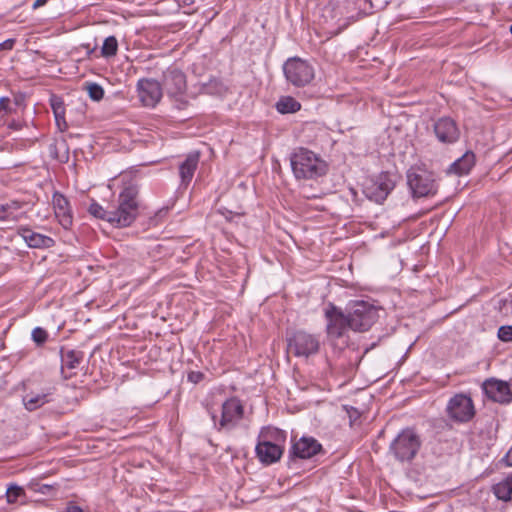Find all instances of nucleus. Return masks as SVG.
Instances as JSON below:
<instances>
[{"instance_id": "1", "label": "nucleus", "mask_w": 512, "mask_h": 512, "mask_svg": "<svg viewBox=\"0 0 512 512\" xmlns=\"http://www.w3.org/2000/svg\"><path fill=\"white\" fill-rule=\"evenodd\" d=\"M290 164L297 179H314L326 173V163L313 151L297 148L290 156Z\"/></svg>"}, {"instance_id": "2", "label": "nucleus", "mask_w": 512, "mask_h": 512, "mask_svg": "<svg viewBox=\"0 0 512 512\" xmlns=\"http://www.w3.org/2000/svg\"><path fill=\"white\" fill-rule=\"evenodd\" d=\"M118 205L110 210L112 225L115 227H128L137 218L139 213L138 189L129 185L118 195Z\"/></svg>"}, {"instance_id": "3", "label": "nucleus", "mask_w": 512, "mask_h": 512, "mask_svg": "<svg viewBox=\"0 0 512 512\" xmlns=\"http://www.w3.org/2000/svg\"><path fill=\"white\" fill-rule=\"evenodd\" d=\"M215 429L231 431L238 426L244 416V406L236 397L226 399L221 405V415L214 410H208Z\"/></svg>"}, {"instance_id": "4", "label": "nucleus", "mask_w": 512, "mask_h": 512, "mask_svg": "<svg viewBox=\"0 0 512 512\" xmlns=\"http://www.w3.org/2000/svg\"><path fill=\"white\" fill-rule=\"evenodd\" d=\"M421 440L411 428L403 429L391 442L389 452L399 462H410L418 453Z\"/></svg>"}, {"instance_id": "5", "label": "nucleus", "mask_w": 512, "mask_h": 512, "mask_svg": "<svg viewBox=\"0 0 512 512\" xmlns=\"http://www.w3.org/2000/svg\"><path fill=\"white\" fill-rule=\"evenodd\" d=\"M320 336L305 330H297L287 338L288 352L298 358H308L319 352Z\"/></svg>"}, {"instance_id": "6", "label": "nucleus", "mask_w": 512, "mask_h": 512, "mask_svg": "<svg viewBox=\"0 0 512 512\" xmlns=\"http://www.w3.org/2000/svg\"><path fill=\"white\" fill-rule=\"evenodd\" d=\"M347 312L354 331H367L378 319V309L367 301L351 302Z\"/></svg>"}, {"instance_id": "7", "label": "nucleus", "mask_w": 512, "mask_h": 512, "mask_svg": "<svg viewBox=\"0 0 512 512\" xmlns=\"http://www.w3.org/2000/svg\"><path fill=\"white\" fill-rule=\"evenodd\" d=\"M445 411L451 421L459 424L470 422L476 415L473 399L466 393L453 395L448 400Z\"/></svg>"}, {"instance_id": "8", "label": "nucleus", "mask_w": 512, "mask_h": 512, "mask_svg": "<svg viewBox=\"0 0 512 512\" xmlns=\"http://www.w3.org/2000/svg\"><path fill=\"white\" fill-rule=\"evenodd\" d=\"M407 184L414 197L433 196L437 192V183L432 172L412 167L407 171Z\"/></svg>"}, {"instance_id": "9", "label": "nucleus", "mask_w": 512, "mask_h": 512, "mask_svg": "<svg viewBox=\"0 0 512 512\" xmlns=\"http://www.w3.org/2000/svg\"><path fill=\"white\" fill-rule=\"evenodd\" d=\"M163 87L168 96L175 101L178 109H183L187 105L185 92L187 89L185 74L176 67H169L163 75Z\"/></svg>"}, {"instance_id": "10", "label": "nucleus", "mask_w": 512, "mask_h": 512, "mask_svg": "<svg viewBox=\"0 0 512 512\" xmlns=\"http://www.w3.org/2000/svg\"><path fill=\"white\" fill-rule=\"evenodd\" d=\"M274 436L282 435L278 429L263 428L259 435L260 440L255 448L259 460L267 465L277 462L283 454L282 447L271 441Z\"/></svg>"}, {"instance_id": "11", "label": "nucleus", "mask_w": 512, "mask_h": 512, "mask_svg": "<svg viewBox=\"0 0 512 512\" xmlns=\"http://www.w3.org/2000/svg\"><path fill=\"white\" fill-rule=\"evenodd\" d=\"M283 72L286 80L296 87H303L314 78L313 67L297 57L290 58L284 63Z\"/></svg>"}, {"instance_id": "12", "label": "nucleus", "mask_w": 512, "mask_h": 512, "mask_svg": "<svg viewBox=\"0 0 512 512\" xmlns=\"http://www.w3.org/2000/svg\"><path fill=\"white\" fill-rule=\"evenodd\" d=\"M326 319V333L330 340H336L343 337L350 330L349 315L334 304L329 303L324 309Z\"/></svg>"}, {"instance_id": "13", "label": "nucleus", "mask_w": 512, "mask_h": 512, "mask_svg": "<svg viewBox=\"0 0 512 512\" xmlns=\"http://www.w3.org/2000/svg\"><path fill=\"white\" fill-rule=\"evenodd\" d=\"M19 388L24 392L22 395V404L24 408L33 412L51 402L52 392L50 389L35 391L31 387L30 380H24L19 384Z\"/></svg>"}, {"instance_id": "14", "label": "nucleus", "mask_w": 512, "mask_h": 512, "mask_svg": "<svg viewBox=\"0 0 512 512\" xmlns=\"http://www.w3.org/2000/svg\"><path fill=\"white\" fill-rule=\"evenodd\" d=\"M482 391L488 399L500 404L512 402V389L508 382L490 378L482 383Z\"/></svg>"}, {"instance_id": "15", "label": "nucleus", "mask_w": 512, "mask_h": 512, "mask_svg": "<svg viewBox=\"0 0 512 512\" xmlns=\"http://www.w3.org/2000/svg\"><path fill=\"white\" fill-rule=\"evenodd\" d=\"M395 182L388 173H381L370 185L365 188V193L371 200L381 203L394 189Z\"/></svg>"}, {"instance_id": "16", "label": "nucleus", "mask_w": 512, "mask_h": 512, "mask_svg": "<svg viewBox=\"0 0 512 512\" xmlns=\"http://www.w3.org/2000/svg\"><path fill=\"white\" fill-rule=\"evenodd\" d=\"M137 90L140 101L146 107H155L162 98V87L154 79H140Z\"/></svg>"}, {"instance_id": "17", "label": "nucleus", "mask_w": 512, "mask_h": 512, "mask_svg": "<svg viewBox=\"0 0 512 512\" xmlns=\"http://www.w3.org/2000/svg\"><path fill=\"white\" fill-rule=\"evenodd\" d=\"M434 133L438 141L444 144L455 143L460 137V130L454 119L441 117L434 123Z\"/></svg>"}, {"instance_id": "18", "label": "nucleus", "mask_w": 512, "mask_h": 512, "mask_svg": "<svg viewBox=\"0 0 512 512\" xmlns=\"http://www.w3.org/2000/svg\"><path fill=\"white\" fill-rule=\"evenodd\" d=\"M322 445L313 437L303 436L291 448V455L300 459H310L320 453Z\"/></svg>"}, {"instance_id": "19", "label": "nucleus", "mask_w": 512, "mask_h": 512, "mask_svg": "<svg viewBox=\"0 0 512 512\" xmlns=\"http://www.w3.org/2000/svg\"><path fill=\"white\" fill-rule=\"evenodd\" d=\"M61 371L65 379L71 378L76 374L75 370L79 367L83 360V352L73 349L60 350Z\"/></svg>"}, {"instance_id": "20", "label": "nucleus", "mask_w": 512, "mask_h": 512, "mask_svg": "<svg viewBox=\"0 0 512 512\" xmlns=\"http://www.w3.org/2000/svg\"><path fill=\"white\" fill-rule=\"evenodd\" d=\"M52 203L59 223L65 229L69 228L72 225V215L67 198L61 193L55 192L52 197Z\"/></svg>"}, {"instance_id": "21", "label": "nucleus", "mask_w": 512, "mask_h": 512, "mask_svg": "<svg viewBox=\"0 0 512 512\" xmlns=\"http://www.w3.org/2000/svg\"><path fill=\"white\" fill-rule=\"evenodd\" d=\"M18 234L30 248H50L54 245V240L51 237L34 232L28 227L19 228Z\"/></svg>"}, {"instance_id": "22", "label": "nucleus", "mask_w": 512, "mask_h": 512, "mask_svg": "<svg viewBox=\"0 0 512 512\" xmlns=\"http://www.w3.org/2000/svg\"><path fill=\"white\" fill-rule=\"evenodd\" d=\"M24 202L18 200H11L5 204L0 205V221H13L17 222L25 217L23 211Z\"/></svg>"}, {"instance_id": "23", "label": "nucleus", "mask_w": 512, "mask_h": 512, "mask_svg": "<svg viewBox=\"0 0 512 512\" xmlns=\"http://www.w3.org/2000/svg\"><path fill=\"white\" fill-rule=\"evenodd\" d=\"M199 162L198 154H189L184 162L179 167V174L183 184L188 185L197 169Z\"/></svg>"}, {"instance_id": "24", "label": "nucleus", "mask_w": 512, "mask_h": 512, "mask_svg": "<svg viewBox=\"0 0 512 512\" xmlns=\"http://www.w3.org/2000/svg\"><path fill=\"white\" fill-rule=\"evenodd\" d=\"M475 163V155L472 152H466L461 158L450 165L449 172L457 175L468 174Z\"/></svg>"}, {"instance_id": "25", "label": "nucleus", "mask_w": 512, "mask_h": 512, "mask_svg": "<svg viewBox=\"0 0 512 512\" xmlns=\"http://www.w3.org/2000/svg\"><path fill=\"white\" fill-rule=\"evenodd\" d=\"M495 496L503 501H509L512 496V476L506 477L503 481L494 486Z\"/></svg>"}, {"instance_id": "26", "label": "nucleus", "mask_w": 512, "mask_h": 512, "mask_svg": "<svg viewBox=\"0 0 512 512\" xmlns=\"http://www.w3.org/2000/svg\"><path fill=\"white\" fill-rule=\"evenodd\" d=\"M277 111L281 114L295 113L300 110L301 104L293 97H282L276 103Z\"/></svg>"}, {"instance_id": "27", "label": "nucleus", "mask_w": 512, "mask_h": 512, "mask_svg": "<svg viewBox=\"0 0 512 512\" xmlns=\"http://www.w3.org/2000/svg\"><path fill=\"white\" fill-rule=\"evenodd\" d=\"M88 211L94 217L105 220V221L109 222L110 224H112V219H110V218H112L110 216V210L104 209L96 201L91 202V204L89 205Z\"/></svg>"}, {"instance_id": "28", "label": "nucleus", "mask_w": 512, "mask_h": 512, "mask_svg": "<svg viewBox=\"0 0 512 512\" xmlns=\"http://www.w3.org/2000/svg\"><path fill=\"white\" fill-rule=\"evenodd\" d=\"M118 50V42L114 36L107 37L102 45L101 54L103 57L115 56Z\"/></svg>"}, {"instance_id": "29", "label": "nucleus", "mask_w": 512, "mask_h": 512, "mask_svg": "<svg viewBox=\"0 0 512 512\" xmlns=\"http://www.w3.org/2000/svg\"><path fill=\"white\" fill-rule=\"evenodd\" d=\"M25 496V491L22 487L11 484L6 490V500L9 504H14L20 497Z\"/></svg>"}, {"instance_id": "30", "label": "nucleus", "mask_w": 512, "mask_h": 512, "mask_svg": "<svg viewBox=\"0 0 512 512\" xmlns=\"http://www.w3.org/2000/svg\"><path fill=\"white\" fill-rule=\"evenodd\" d=\"M51 107L56 119L57 124H60V120L64 121L65 108L63 102L58 98H53L51 100Z\"/></svg>"}, {"instance_id": "31", "label": "nucleus", "mask_w": 512, "mask_h": 512, "mask_svg": "<svg viewBox=\"0 0 512 512\" xmlns=\"http://www.w3.org/2000/svg\"><path fill=\"white\" fill-rule=\"evenodd\" d=\"M86 89L89 97L94 101H100L104 96L103 88L97 83H88Z\"/></svg>"}, {"instance_id": "32", "label": "nucleus", "mask_w": 512, "mask_h": 512, "mask_svg": "<svg viewBox=\"0 0 512 512\" xmlns=\"http://www.w3.org/2000/svg\"><path fill=\"white\" fill-rule=\"evenodd\" d=\"M204 90L209 94H221L226 90V87L221 81L213 79L204 85Z\"/></svg>"}, {"instance_id": "33", "label": "nucleus", "mask_w": 512, "mask_h": 512, "mask_svg": "<svg viewBox=\"0 0 512 512\" xmlns=\"http://www.w3.org/2000/svg\"><path fill=\"white\" fill-rule=\"evenodd\" d=\"M32 340L38 345H43L48 339V333L41 327H36L31 333Z\"/></svg>"}, {"instance_id": "34", "label": "nucleus", "mask_w": 512, "mask_h": 512, "mask_svg": "<svg viewBox=\"0 0 512 512\" xmlns=\"http://www.w3.org/2000/svg\"><path fill=\"white\" fill-rule=\"evenodd\" d=\"M497 336L502 342H512V326L503 325L499 327Z\"/></svg>"}, {"instance_id": "35", "label": "nucleus", "mask_w": 512, "mask_h": 512, "mask_svg": "<svg viewBox=\"0 0 512 512\" xmlns=\"http://www.w3.org/2000/svg\"><path fill=\"white\" fill-rule=\"evenodd\" d=\"M203 378H204V374L199 371H191L188 374V381H190L194 384L199 383L200 381H202Z\"/></svg>"}, {"instance_id": "36", "label": "nucleus", "mask_w": 512, "mask_h": 512, "mask_svg": "<svg viewBox=\"0 0 512 512\" xmlns=\"http://www.w3.org/2000/svg\"><path fill=\"white\" fill-rule=\"evenodd\" d=\"M15 39H7L0 43V50H11L14 47Z\"/></svg>"}, {"instance_id": "37", "label": "nucleus", "mask_w": 512, "mask_h": 512, "mask_svg": "<svg viewBox=\"0 0 512 512\" xmlns=\"http://www.w3.org/2000/svg\"><path fill=\"white\" fill-rule=\"evenodd\" d=\"M1 111H10V99L8 97H2L0 99V112Z\"/></svg>"}, {"instance_id": "38", "label": "nucleus", "mask_w": 512, "mask_h": 512, "mask_svg": "<svg viewBox=\"0 0 512 512\" xmlns=\"http://www.w3.org/2000/svg\"><path fill=\"white\" fill-rule=\"evenodd\" d=\"M502 461L505 463L506 466L512 467V447L507 451Z\"/></svg>"}, {"instance_id": "39", "label": "nucleus", "mask_w": 512, "mask_h": 512, "mask_svg": "<svg viewBox=\"0 0 512 512\" xmlns=\"http://www.w3.org/2000/svg\"><path fill=\"white\" fill-rule=\"evenodd\" d=\"M66 512H83L80 506L69 504L66 508Z\"/></svg>"}, {"instance_id": "40", "label": "nucleus", "mask_w": 512, "mask_h": 512, "mask_svg": "<svg viewBox=\"0 0 512 512\" xmlns=\"http://www.w3.org/2000/svg\"><path fill=\"white\" fill-rule=\"evenodd\" d=\"M48 0H35L32 9L36 10L42 6H44L47 3Z\"/></svg>"}, {"instance_id": "41", "label": "nucleus", "mask_w": 512, "mask_h": 512, "mask_svg": "<svg viewBox=\"0 0 512 512\" xmlns=\"http://www.w3.org/2000/svg\"><path fill=\"white\" fill-rule=\"evenodd\" d=\"M48 489H51V486L50 485H47V484H43L40 488H34L35 491H38V492H41L43 494L46 493V490Z\"/></svg>"}, {"instance_id": "42", "label": "nucleus", "mask_w": 512, "mask_h": 512, "mask_svg": "<svg viewBox=\"0 0 512 512\" xmlns=\"http://www.w3.org/2000/svg\"><path fill=\"white\" fill-rule=\"evenodd\" d=\"M510 32L512 33V23H511V26H510Z\"/></svg>"}]
</instances>
